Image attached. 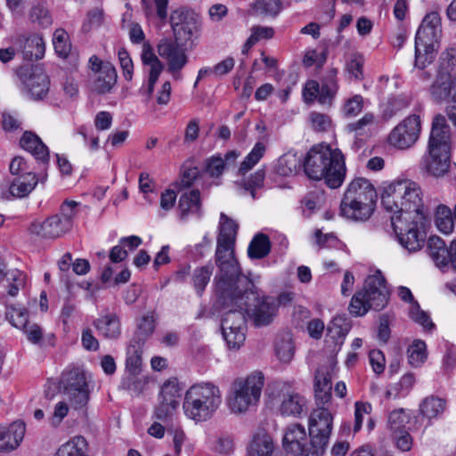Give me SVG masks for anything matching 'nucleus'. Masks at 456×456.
I'll list each match as a JSON object with an SVG mask.
<instances>
[{
  "label": "nucleus",
  "instance_id": "obj_1",
  "mask_svg": "<svg viewBox=\"0 0 456 456\" xmlns=\"http://www.w3.org/2000/svg\"><path fill=\"white\" fill-rule=\"evenodd\" d=\"M232 285L228 295L223 293L216 283V292L224 305H235L245 308V312L252 319L256 326H266L276 316L279 303L273 297L261 295L251 280L240 273L232 279Z\"/></svg>",
  "mask_w": 456,
  "mask_h": 456
},
{
  "label": "nucleus",
  "instance_id": "obj_2",
  "mask_svg": "<svg viewBox=\"0 0 456 456\" xmlns=\"http://www.w3.org/2000/svg\"><path fill=\"white\" fill-rule=\"evenodd\" d=\"M381 203L387 212L401 216L404 221L422 222L426 218L420 187L411 180H396L385 186Z\"/></svg>",
  "mask_w": 456,
  "mask_h": 456
},
{
  "label": "nucleus",
  "instance_id": "obj_3",
  "mask_svg": "<svg viewBox=\"0 0 456 456\" xmlns=\"http://www.w3.org/2000/svg\"><path fill=\"white\" fill-rule=\"evenodd\" d=\"M304 171L313 180L324 179L329 187L338 188L346 173L344 155L329 146L313 147L305 158Z\"/></svg>",
  "mask_w": 456,
  "mask_h": 456
},
{
  "label": "nucleus",
  "instance_id": "obj_4",
  "mask_svg": "<svg viewBox=\"0 0 456 456\" xmlns=\"http://www.w3.org/2000/svg\"><path fill=\"white\" fill-rule=\"evenodd\" d=\"M219 234L216 241V264L219 268L216 283L225 295L231 291L232 278L240 273V268L234 256V244L238 224L224 213L220 216Z\"/></svg>",
  "mask_w": 456,
  "mask_h": 456
},
{
  "label": "nucleus",
  "instance_id": "obj_5",
  "mask_svg": "<svg viewBox=\"0 0 456 456\" xmlns=\"http://www.w3.org/2000/svg\"><path fill=\"white\" fill-rule=\"evenodd\" d=\"M222 403L220 388L211 382L191 386L186 392L183 404L184 414L195 421L212 418Z\"/></svg>",
  "mask_w": 456,
  "mask_h": 456
},
{
  "label": "nucleus",
  "instance_id": "obj_6",
  "mask_svg": "<svg viewBox=\"0 0 456 456\" xmlns=\"http://www.w3.org/2000/svg\"><path fill=\"white\" fill-rule=\"evenodd\" d=\"M265 376L261 371H253L246 377L235 379L227 396V405L231 411L241 414L256 406L261 397Z\"/></svg>",
  "mask_w": 456,
  "mask_h": 456
},
{
  "label": "nucleus",
  "instance_id": "obj_7",
  "mask_svg": "<svg viewBox=\"0 0 456 456\" xmlns=\"http://www.w3.org/2000/svg\"><path fill=\"white\" fill-rule=\"evenodd\" d=\"M389 292L386 281L379 271L367 277L362 290L352 297L349 312L355 316H362L369 310L379 311L388 303Z\"/></svg>",
  "mask_w": 456,
  "mask_h": 456
},
{
  "label": "nucleus",
  "instance_id": "obj_8",
  "mask_svg": "<svg viewBox=\"0 0 456 456\" xmlns=\"http://www.w3.org/2000/svg\"><path fill=\"white\" fill-rule=\"evenodd\" d=\"M333 427V416L325 407L314 410L308 419V431L313 449L312 456L322 455L329 444Z\"/></svg>",
  "mask_w": 456,
  "mask_h": 456
},
{
  "label": "nucleus",
  "instance_id": "obj_9",
  "mask_svg": "<svg viewBox=\"0 0 456 456\" xmlns=\"http://www.w3.org/2000/svg\"><path fill=\"white\" fill-rule=\"evenodd\" d=\"M60 385L72 407L78 409L89 401V389L85 372L79 368H72L62 372Z\"/></svg>",
  "mask_w": 456,
  "mask_h": 456
},
{
  "label": "nucleus",
  "instance_id": "obj_10",
  "mask_svg": "<svg viewBox=\"0 0 456 456\" xmlns=\"http://www.w3.org/2000/svg\"><path fill=\"white\" fill-rule=\"evenodd\" d=\"M245 308L230 309L222 319L223 337L231 349H239L246 339Z\"/></svg>",
  "mask_w": 456,
  "mask_h": 456
},
{
  "label": "nucleus",
  "instance_id": "obj_11",
  "mask_svg": "<svg viewBox=\"0 0 456 456\" xmlns=\"http://www.w3.org/2000/svg\"><path fill=\"white\" fill-rule=\"evenodd\" d=\"M170 24L175 40L187 42L199 31L200 16L192 10L178 8L171 12Z\"/></svg>",
  "mask_w": 456,
  "mask_h": 456
},
{
  "label": "nucleus",
  "instance_id": "obj_12",
  "mask_svg": "<svg viewBox=\"0 0 456 456\" xmlns=\"http://www.w3.org/2000/svg\"><path fill=\"white\" fill-rule=\"evenodd\" d=\"M412 219L404 221L401 216H392L391 224L400 244L409 252L419 250L425 242L424 236L419 233L418 224Z\"/></svg>",
  "mask_w": 456,
  "mask_h": 456
},
{
  "label": "nucleus",
  "instance_id": "obj_13",
  "mask_svg": "<svg viewBox=\"0 0 456 456\" xmlns=\"http://www.w3.org/2000/svg\"><path fill=\"white\" fill-rule=\"evenodd\" d=\"M420 129L419 117L411 115L391 131L388 135V142L398 149H408L419 139Z\"/></svg>",
  "mask_w": 456,
  "mask_h": 456
},
{
  "label": "nucleus",
  "instance_id": "obj_14",
  "mask_svg": "<svg viewBox=\"0 0 456 456\" xmlns=\"http://www.w3.org/2000/svg\"><path fill=\"white\" fill-rule=\"evenodd\" d=\"M178 42L169 38H163L159 41L157 47L159 56L167 62V70L175 78L179 77L180 71L188 62L185 49Z\"/></svg>",
  "mask_w": 456,
  "mask_h": 456
},
{
  "label": "nucleus",
  "instance_id": "obj_15",
  "mask_svg": "<svg viewBox=\"0 0 456 456\" xmlns=\"http://www.w3.org/2000/svg\"><path fill=\"white\" fill-rule=\"evenodd\" d=\"M283 447L286 451L299 456H312L313 449L307 446L305 428L301 424L289 425L283 435Z\"/></svg>",
  "mask_w": 456,
  "mask_h": 456
},
{
  "label": "nucleus",
  "instance_id": "obj_16",
  "mask_svg": "<svg viewBox=\"0 0 456 456\" xmlns=\"http://www.w3.org/2000/svg\"><path fill=\"white\" fill-rule=\"evenodd\" d=\"M179 397L180 389L175 382H165L159 394L160 402L154 411L155 418L163 422L171 418L179 404Z\"/></svg>",
  "mask_w": 456,
  "mask_h": 456
},
{
  "label": "nucleus",
  "instance_id": "obj_17",
  "mask_svg": "<svg viewBox=\"0 0 456 456\" xmlns=\"http://www.w3.org/2000/svg\"><path fill=\"white\" fill-rule=\"evenodd\" d=\"M20 76L32 98L38 100L47 94L50 81L40 67L26 68L20 71Z\"/></svg>",
  "mask_w": 456,
  "mask_h": 456
},
{
  "label": "nucleus",
  "instance_id": "obj_18",
  "mask_svg": "<svg viewBox=\"0 0 456 456\" xmlns=\"http://www.w3.org/2000/svg\"><path fill=\"white\" fill-rule=\"evenodd\" d=\"M428 251L438 267L451 266L456 271V240L447 248L439 237H430L428 240Z\"/></svg>",
  "mask_w": 456,
  "mask_h": 456
},
{
  "label": "nucleus",
  "instance_id": "obj_19",
  "mask_svg": "<svg viewBox=\"0 0 456 456\" xmlns=\"http://www.w3.org/2000/svg\"><path fill=\"white\" fill-rule=\"evenodd\" d=\"M353 200H358L363 205L375 208L378 195L373 184L366 178L356 177L348 184L344 196Z\"/></svg>",
  "mask_w": 456,
  "mask_h": 456
},
{
  "label": "nucleus",
  "instance_id": "obj_20",
  "mask_svg": "<svg viewBox=\"0 0 456 456\" xmlns=\"http://www.w3.org/2000/svg\"><path fill=\"white\" fill-rule=\"evenodd\" d=\"M431 98L436 102H451L456 103V77L449 72H438L429 88Z\"/></svg>",
  "mask_w": 456,
  "mask_h": 456
},
{
  "label": "nucleus",
  "instance_id": "obj_21",
  "mask_svg": "<svg viewBox=\"0 0 456 456\" xmlns=\"http://www.w3.org/2000/svg\"><path fill=\"white\" fill-rule=\"evenodd\" d=\"M71 229L68 223L61 221L60 215H53L44 222H33L28 231L31 234L45 239H55L61 237Z\"/></svg>",
  "mask_w": 456,
  "mask_h": 456
},
{
  "label": "nucleus",
  "instance_id": "obj_22",
  "mask_svg": "<svg viewBox=\"0 0 456 456\" xmlns=\"http://www.w3.org/2000/svg\"><path fill=\"white\" fill-rule=\"evenodd\" d=\"M451 166V151L428 147V154L424 158L426 171L435 176H444Z\"/></svg>",
  "mask_w": 456,
  "mask_h": 456
},
{
  "label": "nucleus",
  "instance_id": "obj_23",
  "mask_svg": "<svg viewBox=\"0 0 456 456\" xmlns=\"http://www.w3.org/2000/svg\"><path fill=\"white\" fill-rule=\"evenodd\" d=\"M452 136L451 129L446 118L442 114H437L432 121L431 132L428 147L451 151Z\"/></svg>",
  "mask_w": 456,
  "mask_h": 456
},
{
  "label": "nucleus",
  "instance_id": "obj_24",
  "mask_svg": "<svg viewBox=\"0 0 456 456\" xmlns=\"http://www.w3.org/2000/svg\"><path fill=\"white\" fill-rule=\"evenodd\" d=\"M14 44L28 61L39 60L45 55V42L39 34L20 35L16 37Z\"/></svg>",
  "mask_w": 456,
  "mask_h": 456
},
{
  "label": "nucleus",
  "instance_id": "obj_25",
  "mask_svg": "<svg viewBox=\"0 0 456 456\" xmlns=\"http://www.w3.org/2000/svg\"><path fill=\"white\" fill-rule=\"evenodd\" d=\"M441 18L438 12H432L427 14L416 33L415 40L437 44L441 36Z\"/></svg>",
  "mask_w": 456,
  "mask_h": 456
},
{
  "label": "nucleus",
  "instance_id": "obj_26",
  "mask_svg": "<svg viewBox=\"0 0 456 456\" xmlns=\"http://www.w3.org/2000/svg\"><path fill=\"white\" fill-rule=\"evenodd\" d=\"M26 431L25 424L15 421L9 427H0V451H12L22 441Z\"/></svg>",
  "mask_w": 456,
  "mask_h": 456
},
{
  "label": "nucleus",
  "instance_id": "obj_27",
  "mask_svg": "<svg viewBox=\"0 0 456 456\" xmlns=\"http://www.w3.org/2000/svg\"><path fill=\"white\" fill-rule=\"evenodd\" d=\"M305 407L306 400L299 393L287 391L281 394L279 411L282 415L300 417Z\"/></svg>",
  "mask_w": 456,
  "mask_h": 456
},
{
  "label": "nucleus",
  "instance_id": "obj_28",
  "mask_svg": "<svg viewBox=\"0 0 456 456\" xmlns=\"http://www.w3.org/2000/svg\"><path fill=\"white\" fill-rule=\"evenodd\" d=\"M272 436L265 430L257 431L247 448V456H276Z\"/></svg>",
  "mask_w": 456,
  "mask_h": 456
},
{
  "label": "nucleus",
  "instance_id": "obj_29",
  "mask_svg": "<svg viewBox=\"0 0 456 456\" xmlns=\"http://www.w3.org/2000/svg\"><path fill=\"white\" fill-rule=\"evenodd\" d=\"M374 208L369 205H363L358 200L352 202L347 198L343 197L340 203V215L353 221H366L374 212Z\"/></svg>",
  "mask_w": 456,
  "mask_h": 456
},
{
  "label": "nucleus",
  "instance_id": "obj_30",
  "mask_svg": "<svg viewBox=\"0 0 456 456\" xmlns=\"http://www.w3.org/2000/svg\"><path fill=\"white\" fill-rule=\"evenodd\" d=\"M117 72L114 66L109 62L103 70L93 75L91 88L99 94H105L111 91L117 83Z\"/></svg>",
  "mask_w": 456,
  "mask_h": 456
},
{
  "label": "nucleus",
  "instance_id": "obj_31",
  "mask_svg": "<svg viewBox=\"0 0 456 456\" xmlns=\"http://www.w3.org/2000/svg\"><path fill=\"white\" fill-rule=\"evenodd\" d=\"M97 331L108 339H117L121 334V325L116 314H109L94 322Z\"/></svg>",
  "mask_w": 456,
  "mask_h": 456
},
{
  "label": "nucleus",
  "instance_id": "obj_32",
  "mask_svg": "<svg viewBox=\"0 0 456 456\" xmlns=\"http://www.w3.org/2000/svg\"><path fill=\"white\" fill-rule=\"evenodd\" d=\"M20 143L24 150L29 151L37 160H41L43 163L48 161L49 152L47 147L33 133H24Z\"/></svg>",
  "mask_w": 456,
  "mask_h": 456
},
{
  "label": "nucleus",
  "instance_id": "obj_33",
  "mask_svg": "<svg viewBox=\"0 0 456 456\" xmlns=\"http://www.w3.org/2000/svg\"><path fill=\"white\" fill-rule=\"evenodd\" d=\"M437 49L436 43L415 40V60L414 67L424 69L430 65L436 57Z\"/></svg>",
  "mask_w": 456,
  "mask_h": 456
},
{
  "label": "nucleus",
  "instance_id": "obj_34",
  "mask_svg": "<svg viewBox=\"0 0 456 456\" xmlns=\"http://www.w3.org/2000/svg\"><path fill=\"white\" fill-rule=\"evenodd\" d=\"M46 176V174L42 175L40 181L45 182ZM38 182L39 178L37 176L15 177L9 186L10 193L17 198L26 197L35 189Z\"/></svg>",
  "mask_w": 456,
  "mask_h": 456
},
{
  "label": "nucleus",
  "instance_id": "obj_35",
  "mask_svg": "<svg viewBox=\"0 0 456 456\" xmlns=\"http://www.w3.org/2000/svg\"><path fill=\"white\" fill-rule=\"evenodd\" d=\"M200 193L199 190L183 192L178 202L180 218L185 219L190 213H200Z\"/></svg>",
  "mask_w": 456,
  "mask_h": 456
},
{
  "label": "nucleus",
  "instance_id": "obj_36",
  "mask_svg": "<svg viewBox=\"0 0 456 456\" xmlns=\"http://www.w3.org/2000/svg\"><path fill=\"white\" fill-rule=\"evenodd\" d=\"M446 409V401L437 396L426 397L419 404V411L424 418H438Z\"/></svg>",
  "mask_w": 456,
  "mask_h": 456
},
{
  "label": "nucleus",
  "instance_id": "obj_37",
  "mask_svg": "<svg viewBox=\"0 0 456 456\" xmlns=\"http://www.w3.org/2000/svg\"><path fill=\"white\" fill-rule=\"evenodd\" d=\"M275 354L278 359L284 363H289L293 359L295 346L291 333L285 332L278 337L275 344Z\"/></svg>",
  "mask_w": 456,
  "mask_h": 456
},
{
  "label": "nucleus",
  "instance_id": "obj_38",
  "mask_svg": "<svg viewBox=\"0 0 456 456\" xmlns=\"http://www.w3.org/2000/svg\"><path fill=\"white\" fill-rule=\"evenodd\" d=\"M88 444L85 437L77 436L62 444L55 456H88Z\"/></svg>",
  "mask_w": 456,
  "mask_h": 456
},
{
  "label": "nucleus",
  "instance_id": "obj_39",
  "mask_svg": "<svg viewBox=\"0 0 456 456\" xmlns=\"http://www.w3.org/2000/svg\"><path fill=\"white\" fill-rule=\"evenodd\" d=\"M169 0H141L142 9L147 18L157 17L165 22L167 18Z\"/></svg>",
  "mask_w": 456,
  "mask_h": 456
},
{
  "label": "nucleus",
  "instance_id": "obj_40",
  "mask_svg": "<svg viewBox=\"0 0 456 456\" xmlns=\"http://www.w3.org/2000/svg\"><path fill=\"white\" fill-rule=\"evenodd\" d=\"M271 250V242L267 235L264 233L256 234L251 240L248 255L252 259H261L265 257Z\"/></svg>",
  "mask_w": 456,
  "mask_h": 456
},
{
  "label": "nucleus",
  "instance_id": "obj_41",
  "mask_svg": "<svg viewBox=\"0 0 456 456\" xmlns=\"http://www.w3.org/2000/svg\"><path fill=\"white\" fill-rule=\"evenodd\" d=\"M435 222L441 232L444 234L452 233L454 229L455 219L451 208L445 205L438 206Z\"/></svg>",
  "mask_w": 456,
  "mask_h": 456
},
{
  "label": "nucleus",
  "instance_id": "obj_42",
  "mask_svg": "<svg viewBox=\"0 0 456 456\" xmlns=\"http://www.w3.org/2000/svg\"><path fill=\"white\" fill-rule=\"evenodd\" d=\"M350 329L349 323L341 317L334 318L327 328V337L341 346Z\"/></svg>",
  "mask_w": 456,
  "mask_h": 456
},
{
  "label": "nucleus",
  "instance_id": "obj_43",
  "mask_svg": "<svg viewBox=\"0 0 456 456\" xmlns=\"http://www.w3.org/2000/svg\"><path fill=\"white\" fill-rule=\"evenodd\" d=\"M212 265L197 267L191 274V281L198 295H201L213 274Z\"/></svg>",
  "mask_w": 456,
  "mask_h": 456
},
{
  "label": "nucleus",
  "instance_id": "obj_44",
  "mask_svg": "<svg viewBox=\"0 0 456 456\" xmlns=\"http://www.w3.org/2000/svg\"><path fill=\"white\" fill-rule=\"evenodd\" d=\"M336 75V69H331L322 82L319 102L322 104L330 103L331 99L337 92Z\"/></svg>",
  "mask_w": 456,
  "mask_h": 456
},
{
  "label": "nucleus",
  "instance_id": "obj_45",
  "mask_svg": "<svg viewBox=\"0 0 456 456\" xmlns=\"http://www.w3.org/2000/svg\"><path fill=\"white\" fill-rule=\"evenodd\" d=\"M266 147L264 142H258L255 144L251 151L247 155L244 160L241 162L239 173L245 175L247 172L251 170L263 158L265 152Z\"/></svg>",
  "mask_w": 456,
  "mask_h": 456
},
{
  "label": "nucleus",
  "instance_id": "obj_46",
  "mask_svg": "<svg viewBox=\"0 0 456 456\" xmlns=\"http://www.w3.org/2000/svg\"><path fill=\"white\" fill-rule=\"evenodd\" d=\"M408 362L412 367H419L427 359V346L424 341L417 339L407 350Z\"/></svg>",
  "mask_w": 456,
  "mask_h": 456
},
{
  "label": "nucleus",
  "instance_id": "obj_47",
  "mask_svg": "<svg viewBox=\"0 0 456 456\" xmlns=\"http://www.w3.org/2000/svg\"><path fill=\"white\" fill-rule=\"evenodd\" d=\"M5 277L8 282L7 292L12 297H15L26 285L27 275L18 269L8 271Z\"/></svg>",
  "mask_w": 456,
  "mask_h": 456
},
{
  "label": "nucleus",
  "instance_id": "obj_48",
  "mask_svg": "<svg viewBox=\"0 0 456 456\" xmlns=\"http://www.w3.org/2000/svg\"><path fill=\"white\" fill-rule=\"evenodd\" d=\"M29 19L32 22L37 23L43 28L50 26L53 22L52 16L44 2L33 5L29 12Z\"/></svg>",
  "mask_w": 456,
  "mask_h": 456
},
{
  "label": "nucleus",
  "instance_id": "obj_49",
  "mask_svg": "<svg viewBox=\"0 0 456 456\" xmlns=\"http://www.w3.org/2000/svg\"><path fill=\"white\" fill-rule=\"evenodd\" d=\"M142 61L144 65L150 67V73H161L164 66L154 53L151 45L144 42L142 45Z\"/></svg>",
  "mask_w": 456,
  "mask_h": 456
},
{
  "label": "nucleus",
  "instance_id": "obj_50",
  "mask_svg": "<svg viewBox=\"0 0 456 456\" xmlns=\"http://www.w3.org/2000/svg\"><path fill=\"white\" fill-rule=\"evenodd\" d=\"M254 11L265 16H276L281 10V0H256L252 4Z\"/></svg>",
  "mask_w": 456,
  "mask_h": 456
},
{
  "label": "nucleus",
  "instance_id": "obj_51",
  "mask_svg": "<svg viewBox=\"0 0 456 456\" xmlns=\"http://www.w3.org/2000/svg\"><path fill=\"white\" fill-rule=\"evenodd\" d=\"M53 44L56 53L60 57L66 58L69 55L71 46L69 42V35L63 28L55 29Z\"/></svg>",
  "mask_w": 456,
  "mask_h": 456
},
{
  "label": "nucleus",
  "instance_id": "obj_52",
  "mask_svg": "<svg viewBox=\"0 0 456 456\" xmlns=\"http://www.w3.org/2000/svg\"><path fill=\"white\" fill-rule=\"evenodd\" d=\"M265 171L262 169L257 170L251 175L248 179L244 180L240 183L243 192H249L253 199L256 198V191L262 188L265 180Z\"/></svg>",
  "mask_w": 456,
  "mask_h": 456
},
{
  "label": "nucleus",
  "instance_id": "obj_53",
  "mask_svg": "<svg viewBox=\"0 0 456 456\" xmlns=\"http://www.w3.org/2000/svg\"><path fill=\"white\" fill-rule=\"evenodd\" d=\"M155 330V316L154 313L150 312L144 314L139 323L137 329V337L141 341H144L147 339Z\"/></svg>",
  "mask_w": 456,
  "mask_h": 456
},
{
  "label": "nucleus",
  "instance_id": "obj_54",
  "mask_svg": "<svg viewBox=\"0 0 456 456\" xmlns=\"http://www.w3.org/2000/svg\"><path fill=\"white\" fill-rule=\"evenodd\" d=\"M409 315L413 322L421 325L425 330H432L435 326L428 314L420 308L418 302L410 305Z\"/></svg>",
  "mask_w": 456,
  "mask_h": 456
},
{
  "label": "nucleus",
  "instance_id": "obj_55",
  "mask_svg": "<svg viewBox=\"0 0 456 456\" xmlns=\"http://www.w3.org/2000/svg\"><path fill=\"white\" fill-rule=\"evenodd\" d=\"M5 314L12 325L16 328L23 329L27 327L28 323V312L24 308L9 306L7 307Z\"/></svg>",
  "mask_w": 456,
  "mask_h": 456
},
{
  "label": "nucleus",
  "instance_id": "obj_56",
  "mask_svg": "<svg viewBox=\"0 0 456 456\" xmlns=\"http://www.w3.org/2000/svg\"><path fill=\"white\" fill-rule=\"evenodd\" d=\"M211 449L216 453L229 455L234 450L233 439L229 435H220L212 441Z\"/></svg>",
  "mask_w": 456,
  "mask_h": 456
},
{
  "label": "nucleus",
  "instance_id": "obj_57",
  "mask_svg": "<svg viewBox=\"0 0 456 456\" xmlns=\"http://www.w3.org/2000/svg\"><path fill=\"white\" fill-rule=\"evenodd\" d=\"M9 170L11 175L15 177L22 176H37V175L30 169L27 160L20 156L13 158L10 163Z\"/></svg>",
  "mask_w": 456,
  "mask_h": 456
},
{
  "label": "nucleus",
  "instance_id": "obj_58",
  "mask_svg": "<svg viewBox=\"0 0 456 456\" xmlns=\"http://www.w3.org/2000/svg\"><path fill=\"white\" fill-rule=\"evenodd\" d=\"M456 70V50L451 49L442 53L438 72H452Z\"/></svg>",
  "mask_w": 456,
  "mask_h": 456
},
{
  "label": "nucleus",
  "instance_id": "obj_59",
  "mask_svg": "<svg viewBox=\"0 0 456 456\" xmlns=\"http://www.w3.org/2000/svg\"><path fill=\"white\" fill-rule=\"evenodd\" d=\"M224 168V159L220 156H213L205 161L204 171L211 177H219Z\"/></svg>",
  "mask_w": 456,
  "mask_h": 456
},
{
  "label": "nucleus",
  "instance_id": "obj_60",
  "mask_svg": "<svg viewBox=\"0 0 456 456\" xmlns=\"http://www.w3.org/2000/svg\"><path fill=\"white\" fill-rule=\"evenodd\" d=\"M363 107V99L361 95H354L348 99L343 107V113L347 118H352L359 114Z\"/></svg>",
  "mask_w": 456,
  "mask_h": 456
},
{
  "label": "nucleus",
  "instance_id": "obj_61",
  "mask_svg": "<svg viewBox=\"0 0 456 456\" xmlns=\"http://www.w3.org/2000/svg\"><path fill=\"white\" fill-rule=\"evenodd\" d=\"M314 388H324L326 391H331V377L327 367H319L315 372Z\"/></svg>",
  "mask_w": 456,
  "mask_h": 456
},
{
  "label": "nucleus",
  "instance_id": "obj_62",
  "mask_svg": "<svg viewBox=\"0 0 456 456\" xmlns=\"http://www.w3.org/2000/svg\"><path fill=\"white\" fill-rule=\"evenodd\" d=\"M297 164L295 155H284L279 159L278 171L282 175H289L297 171Z\"/></svg>",
  "mask_w": 456,
  "mask_h": 456
},
{
  "label": "nucleus",
  "instance_id": "obj_63",
  "mask_svg": "<svg viewBox=\"0 0 456 456\" xmlns=\"http://www.w3.org/2000/svg\"><path fill=\"white\" fill-rule=\"evenodd\" d=\"M118 57L124 77L128 81L131 80L133 77L134 65L128 52L124 48H120L118 51Z\"/></svg>",
  "mask_w": 456,
  "mask_h": 456
},
{
  "label": "nucleus",
  "instance_id": "obj_64",
  "mask_svg": "<svg viewBox=\"0 0 456 456\" xmlns=\"http://www.w3.org/2000/svg\"><path fill=\"white\" fill-rule=\"evenodd\" d=\"M200 171L197 167L183 168L181 173L180 181L176 183L179 190L189 188L192 185L193 182L199 177Z\"/></svg>",
  "mask_w": 456,
  "mask_h": 456
}]
</instances>
